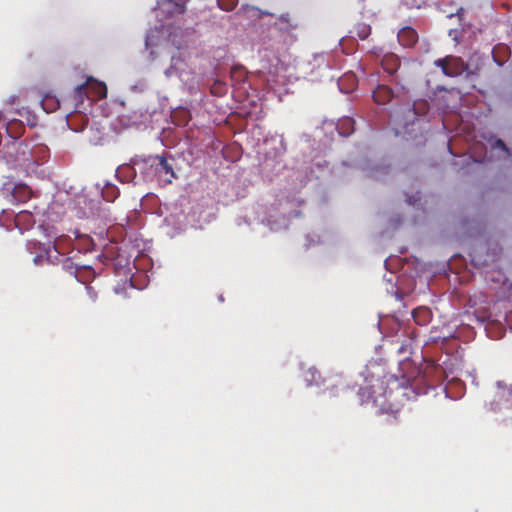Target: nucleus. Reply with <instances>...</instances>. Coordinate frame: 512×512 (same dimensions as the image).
<instances>
[{
  "instance_id": "nucleus-1",
  "label": "nucleus",
  "mask_w": 512,
  "mask_h": 512,
  "mask_svg": "<svg viewBox=\"0 0 512 512\" xmlns=\"http://www.w3.org/2000/svg\"><path fill=\"white\" fill-rule=\"evenodd\" d=\"M134 165L138 167L140 174L146 181L156 180L162 187L172 184L177 179L173 163L169 161L167 154L136 156Z\"/></svg>"
},
{
  "instance_id": "nucleus-2",
  "label": "nucleus",
  "mask_w": 512,
  "mask_h": 512,
  "mask_svg": "<svg viewBox=\"0 0 512 512\" xmlns=\"http://www.w3.org/2000/svg\"><path fill=\"white\" fill-rule=\"evenodd\" d=\"M434 64L440 67L446 76L456 77L465 73L466 78L471 81L480 71L479 65L466 64L460 57L451 55L435 60Z\"/></svg>"
},
{
  "instance_id": "nucleus-3",
  "label": "nucleus",
  "mask_w": 512,
  "mask_h": 512,
  "mask_svg": "<svg viewBox=\"0 0 512 512\" xmlns=\"http://www.w3.org/2000/svg\"><path fill=\"white\" fill-rule=\"evenodd\" d=\"M382 68L390 76L394 77V81L401 83L409 78L410 73L408 71L409 63L401 65V61L394 53L385 54L381 60Z\"/></svg>"
},
{
  "instance_id": "nucleus-4",
  "label": "nucleus",
  "mask_w": 512,
  "mask_h": 512,
  "mask_svg": "<svg viewBox=\"0 0 512 512\" xmlns=\"http://www.w3.org/2000/svg\"><path fill=\"white\" fill-rule=\"evenodd\" d=\"M62 269L81 283H85L88 279L94 277V272L89 266H79L70 258L63 260Z\"/></svg>"
},
{
  "instance_id": "nucleus-5",
  "label": "nucleus",
  "mask_w": 512,
  "mask_h": 512,
  "mask_svg": "<svg viewBox=\"0 0 512 512\" xmlns=\"http://www.w3.org/2000/svg\"><path fill=\"white\" fill-rule=\"evenodd\" d=\"M399 43L403 47L410 48L418 41V34L415 29L411 27H403L397 35Z\"/></svg>"
},
{
  "instance_id": "nucleus-6",
  "label": "nucleus",
  "mask_w": 512,
  "mask_h": 512,
  "mask_svg": "<svg viewBox=\"0 0 512 512\" xmlns=\"http://www.w3.org/2000/svg\"><path fill=\"white\" fill-rule=\"evenodd\" d=\"M13 200L17 203H25L33 196V191L26 184H17L11 191Z\"/></svg>"
},
{
  "instance_id": "nucleus-7",
  "label": "nucleus",
  "mask_w": 512,
  "mask_h": 512,
  "mask_svg": "<svg viewBox=\"0 0 512 512\" xmlns=\"http://www.w3.org/2000/svg\"><path fill=\"white\" fill-rule=\"evenodd\" d=\"M393 98V91L387 85H378L373 91V99L379 105L387 104Z\"/></svg>"
},
{
  "instance_id": "nucleus-8",
  "label": "nucleus",
  "mask_w": 512,
  "mask_h": 512,
  "mask_svg": "<svg viewBox=\"0 0 512 512\" xmlns=\"http://www.w3.org/2000/svg\"><path fill=\"white\" fill-rule=\"evenodd\" d=\"M186 2L187 0H158V6L164 7L167 6V12L169 14H183L186 10Z\"/></svg>"
},
{
  "instance_id": "nucleus-9",
  "label": "nucleus",
  "mask_w": 512,
  "mask_h": 512,
  "mask_svg": "<svg viewBox=\"0 0 512 512\" xmlns=\"http://www.w3.org/2000/svg\"><path fill=\"white\" fill-rule=\"evenodd\" d=\"M412 317L416 324L425 326L430 322L432 313L427 307H418L413 310Z\"/></svg>"
},
{
  "instance_id": "nucleus-10",
  "label": "nucleus",
  "mask_w": 512,
  "mask_h": 512,
  "mask_svg": "<svg viewBox=\"0 0 512 512\" xmlns=\"http://www.w3.org/2000/svg\"><path fill=\"white\" fill-rule=\"evenodd\" d=\"M131 162L132 164H124L117 169V174L122 182H129L136 176L138 167L134 165V159Z\"/></svg>"
},
{
  "instance_id": "nucleus-11",
  "label": "nucleus",
  "mask_w": 512,
  "mask_h": 512,
  "mask_svg": "<svg viewBox=\"0 0 512 512\" xmlns=\"http://www.w3.org/2000/svg\"><path fill=\"white\" fill-rule=\"evenodd\" d=\"M88 91H91L96 98L102 99L107 95V87L103 82L94 80L92 77L87 79Z\"/></svg>"
},
{
  "instance_id": "nucleus-12",
  "label": "nucleus",
  "mask_w": 512,
  "mask_h": 512,
  "mask_svg": "<svg viewBox=\"0 0 512 512\" xmlns=\"http://www.w3.org/2000/svg\"><path fill=\"white\" fill-rule=\"evenodd\" d=\"M237 14L242 15L246 18H252V19H259L263 15H270V16L272 15L269 12L262 11V10L258 9L257 7L250 6V5L242 6L239 9V11L237 12Z\"/></svg>"
},
{
  "instance_id": "nucleus-13",
  "label": "nucleus",
  "mask_w": 512,
  "mask_h": 512,
  "mask_svg": "<svg viewBox=\"0 0 512 512\" xmlns=\"http://www.w3.org/2000/svg\"><path fill=\"white\" fill-rule=\"evenodd\" d=\"M25 130L21 121L13 120L7 123L6 132L12 139H18L22 136Z\"/></svg>"
},
{
  "instance_id": "nucleus-14",
  "label": "nucleus",
  "mask_w": 512,
  "mask_h": 512,
  "mask_svg": "<svg viewBox=\"0 0 512 512\" xmlns=\"http://www.w3.org/2000/svg\"><path fill=\"white\" fill-rule=\"evenodd\" d=\"M352 37L357 36L361 40H365L371 34V27L365 22L356 23L350 30Z\"/></svg>"
},
{
  "instance_id": "nucleus-15",
  "label": "nucleus",
  "mask_w": 512,
  "mask_h": 512,
  "mask_svg": "<svg viewBox=\"0 0 512 512\" xmlns=\"http://www.w3.org/2000/svg\"><path fill=\"white\" fill-rule=\"evenodd\" d=\"M33 215L29 211H20L15 217V223L17 226L27 229L34 224Z\"/></svg>"
},
{
  "instance_id": "nucleus-16",
  "label": "nucleus",
  "mask_w": 512,
  "mask_h": 512,
  "mask_svg": "<svg viewBox=\"0 0 512 512\" xmlns=\"http://www.w3.org/2000/svg\"><path fill=\"white\" fill-rule=\"evenodd\" d=\"M88 84L87 81L83 84L78 85L73 91V97L76 101L75 109L79 108V105L83 103L84 99H88Z\"/></svg>"
},
{
  "instance_id": "nucleus-17",
  "label": "nucleus",
  "mask_w": 512,
  "mask_h": 512,
  "mask_svg": "<svg viewBox=\"0 0 512 512\" xmlns=\"http://www.w3.org/2000/svg\"><path fill=\"white\" fill-rule=\"evenodd\" d=\"M338 132L341 136L347 137L354 131V121L351 118L342 119L337 125Z\"/></svg>"
},
{
  "instance_id": "nucleus-18",
  "label": "nucleus",
  "mask_w": 512,
  "mask_h": 512,
  "mask_svg": "<svg viewBox=\"0 0 512 512\" xmlns=\"http://www.w3.org/2000/svg\"><path fill=\"white\" fill-rule=\"evenodd\" d=\"M42 107L47 112H52L59 107V100L54 96L47 95L42 99Z\"/></svg>"
},
{
  "instance_id": "nucleus-19",
  "label": "nucleus",
  "mask_w": 512,
  "mask_h": 512,
  "mask_svg": "<svg viewBox=\"0 0 512 512\" xmlns=\"http://www.w3.org/2000/svg\"><path fill=\"white\" fill-rule=\"evenodd\" d=\"M247 77V72L242 66H235L231 69V79L236 83L243 82Z\"/></svg>"
},
{
  "instance_id": "nucleus-20",
  "label": "nucleus",
  "mask_w": 512,
  "mask_h": 512,
  "mask_svg": "<svg viewBox=\"0 0 512 512\" xmlns=\"http://www.w3.org/2000/svg\"><path fill=\"white\" fill-rule=\"evenodd\" d=\"M278 21L280 24L286 25L285 27H283L285 30L295 29L297 27V24L293 22L290 14L288 13L280 15Z\"/></svg>"
},
{
  "instance_id": "nucleus-21",
  "label": "nucleus",
  "mask_w": 512,
  "mask_h": 512,
  "mask_svg": "<svg viewBox=\"0 0 512 512\" xmlns=\"http://www.w3.org/2000/svg\"><path fill=\"white\" fill-rule=\"evenodd\" d=\"M237 3L238 0H217L218 7L224 11H232Z\"/></svg>"
},
{
  "instance_id": "nucleus-22",
  "label": "nucleus",
  "mask_w": 512,
  "mask_h": 512,
  "mask_svg": "<svg viewBox=\"0 0 512 512\" xmlns=\"http://www.w3.org/2000/svg\"><path fill=\"white\" fill-rule=\"evenodd\" d=\"M404 5L409 8H421L426 4V0H402Z\"/></svg>"
},
{
  "instance_id": "nucleus-23",
  "label": "nucleus",
  "mask_w": 512,
  "mask_h": 512,
  "mask_svg": "<svg viewBox=\"0 0 512 512\" xmlns=\"http://www.w3.org/2000/svg\"><path fill=\"white\" fill-rule=\"evenodd\" d=\"M493 147L499 148V149L503 150L504 152L509 153L508 147L506 146L505 142L501 139H496V141L493 144Z\"/></svg>"
},
{
  "instance_id": "nucleus-24",
  "label": "nucleus",
  "mask_w": 512,
  "mask_h": 512,
  "mask_svg": "<svg viewBox=\"0 0 512 512\" xmlns=\"http://www.w3.org/2000/svg\"><path fill=\"white\" fill-rule=\"evenodd\" d=\"M109 190H110V188H107V190L103 192V197H104V198H105V200H107V201H113V200H114V198H115V196H109V195H108ZM111 190H113V191H114L115 189L112 187V188H111Z\"/></svg>"
},
{
  "instance_id": "nucleus-25",
  "label": "nucleus",
  "mask_w": 512,
  "mask_h": 512,
  "mask_svg": "<svg viewBox=\"0 0 512 512\" xmlns=\"http://www.w3.org/2000/svg\"><path fill=\"white\" fill-rule=\"evenodd\" d=\"M86 290L90 297L95 300L96 299V293L93 291V288L91 286H86Z\"/></svg>"
},
{
  "instance_id": "nucleus-26",
  "label": "nucleus",
  "mask_w": 512,
  "mask_h": 512,
  "mask_svg": "<svg viewBox=\"0 0 512 512\" xmlns=\"http://www.w3.org/2000/svg\"><path fill=\"white\" fill-rule=\"evenodd\" d=\"M344 80L351 81L352 85H354L355 81H356L354 75H346L341 81H344Z\"/></svg>"
},
{
  "instance_id": "nucleus-27",
  "label": "nucleus",
  "mask_w": 512,
  "mask_h": 512,
  "mask_svg": "<svg viewBox=\"0 0 512 512\" xmlns=\"http://www.w3.org/2000/svg\"><path fill=\"white\" fill-rule=\"evenodd\" d=\"M152 37H153L152 35H148V36L146 37V42H145V43H146V46H147V47H148V46H151V45L153 44V42H152Z\"/></svg>"
},
{
  "instance_id": "nucleus-28",
  "label": "nucleus",
  "mask_w": 512,
  "mask_h": 512,
  "mask_svg": "<svg viewBox=\"0 0 512 512\" xmlns=\"http://www.w3.org/2000/svg\"><path fill=\"white\" fill-rule=\"evenodd\" d=\"M408 203L409 204H414V202H412L411 198L408 200Z\"/></svg>"
}]
</instances>
